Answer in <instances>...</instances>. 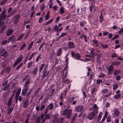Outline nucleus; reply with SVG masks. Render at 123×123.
Listing matches in <instances>:
<instances>
[{
	"instance_id": "f257e3e1",
	"label": "nucleus",
	"mask_w": 123,
	"mask_h": 123,
	"mask_svg": "<svg viewBox=\"0 0 123 123\" xmlns=\"http://www.w3.org/2000/svg\"><path fill=\"white\" fill-rule=\"evenodd\" d=\"M69 107L64 110L62 112V115L66 116L67 118L69 119L71 116L72 114V111L70 109H68Z\"/></svg>"
},
{
	"instance_id": "f03ea898",
	"label": "nucleus",
	"mask_w": 123,
	"mask_h": 123,
	"mask_svg": "<svg viewBox=\"0 0 123 123\" xmlns=\"http://www.w3.org/2000/svg\"><path fill=\"white\" fill-rule=\"evenodd\" d=\"M67 67L66 66L63 70L62 74V81L63 82H66L68 81V82H70L69 81V79H67L66 78L67 74L68 73V70L67 69Z\"/></svg>"
},
{
	"instance_id": "7ed1b4c3",
	"label": "nucleus",
	"mask_w": 123,
	"mask_h": 123,
	"mask_svg": "<svg viewBox=\"0 0 123 123\" xmlns=\"http://www.w3.org/2000/svg\"><path fill=\"white\" fill-rule=\"evenodd\" d=\"M48 68L46 66L44 68V70L42 72L43 74L41 76V80L43 79L45 77H47L48 75L49 72L48 71Z\"/></svg>"
},
{
	"instance_id": "20e7f679",
	"label": "nucleus",
	"mask_w": 123,
	"mask_h": 123,
	"mask_svg": "<svg viewBox=\"0 0 123 123\" xmlns=\"http://www.w3.org/2000/svg\"><path fill=\"white\" fill-rule=\"evenodd\" d=\"M29 77V75H27L23 80V81L25 82L24 85L25 87H27V85L30 84V78H28Z\"/></svg>"
},
{
	"instance_id": "39448f33",
	"label": "nucleus",
	"mask_w": 123,
	"mask_h": 123,
	"mask_svg": "<svg viewBox=\"0 0 123 123\" xmlns=\"http://www.w3.org/2000/svg\"><path fill=\"white\" fill-rule=\"evenodd\" d=\"M23 58V56L22 55H21L18 56L17 58L16 61L14 62L13 65V67L15 66L17 64L19 63L22 60Z\"/></svg>"
},
{
	"instance_id": "423d86ee",
	"label": "nucleus",
	"mask_w": 123,
	"mask_h": 123,
	"mask_svg": "<svg viewBox=\"0 0 123 123\" xmlns=\"http://www.w3.org/2000/svg\"><path fill=\"white\" fill-rule=\"evenodd\" d=\"M6 10L3 11L0 15V20H4L5 19L6 16Z\"/></svg>"
},
{
	"instance_id": "0eeeda50",
	"label": "nucleus",
	"mask_w": 123,
	"mask_h": 123,
	"mask_svg": "<svg viewBox=\"0 0 123 123\" xmlns=\"http://www.w3.org/2000/svg\"><path fill=\"white\" fill-rule=\"evenodd\" d=\"M71 55L73 58L76 60H80L81 57V55L78 53L75 54L74 52H72L71 53Z\"/></svg>"
},
{
	"instance_id": "6e6552de",
	"label": "nucleus",
	"mask_w": 123,
	"mask_h": 123,
	"mask_svg": "<svg viewBox=\"0 0 123 123\" xmlns=\"http://www.w3.org/2000/svg\"><path fill=\"white\" fill-rule=\"evenodd\" d=\"M107 70L108 71V74H111L114 70V67L112 65H110L109 67H107Z\"/></svg>"
},
{
	"instance_id": "1a4fd4ad",
	"label": "nucleus",
	"mask_w": 123,
	"mask_h": 123,
	"mask_svg": "<svg viewBox=\"0 0 123 123\" xmlns=\"http://www.w3.org/2000/svg\"><path fill=\"white\" fill-rule=\"evenodd\" d=\"M75 110L77 111H83L84 110V109L83 106L79 105L76 107Z\"/></svg>"
},
{
	"instance_id": "9d476101",
	"label": "nucleus",
	"mask_w": 123,
	"mask_h": 123,
	"mask_svg": "<svg viewBox=\"0 0 123 123\" xmlns=\"http://www.w3.org/2000/svg\"><path fill=\"white\" fill-rule=\"evenodd\" d=\"M67 45L69 49L75 48L74 44L73 42H68Z\"/></svg>"
},
{
	"instance_id": "9b49d317",
	"label": "nucleus",
	"mask_w": 123,
	"mask_h": 123,
	"mask_svg": "<svg viewBox=\"0 0 123 123\" xmlns=\"http://www.w3.org/2000/svg\"><path fill=\"white\" fill-rule=\"evenodd\" d=\"M64 118H63L60 117L59 119L57 118H55L54 120V121L57 122V123H63V121Z\"/></svg>"
},
{
	"instance_id": "f8f14e48",
	"label": "nucleus",
	"mask_w": 123,
	"mask_h": 123,
	"mask_svg": "<svg viewBox=\"0 0 123 123\" xmlns=\"http://www.w3.org/2000/svg\"><path fill=\"white\" fill-rule=\"evenodd\" d=\"M113 73L114 76H115L121 74V71L119 70L114 69Z\"/></svg>"
},
{
	"instance_id": "ddd939ff",
	"label": "nucleus",
	"mask_w": 123,
	"mask_h": 123,
	"mask_svg": "<svg viewBox=\"0 0 123 123\" xmlns=\"http://www.w3.org/2000/svg\"><path fill=\"white\" fill-rule=\"evenodd\" d=\"M96 114H95V113L92 112V113H90L87 117V118L90 120H91L93 118L94 116Z\"/></svg>"
},
{
	"instance_id": "4468645a",
	"label": "nucleus",
	"mask_w": 123,
	"mask_h": 123,
	"mask_svg": "<svg viewBox=\"0 0 123 123\" xmlns=\"http://www.w3.org/2000/svg\"><path fill=\"white\" fill-rule=\"evenodd\" d=\"M93 108L94 109V110L93 112L95 113V114H97V113L98 110V107L96 104H95L93 105Z\"/></svg>"
},
{
	"instance_id": "2eb2a0df",
	"label": "nucleus",
	"mask_w": 123,
	"mask_h": 123,
	"mask_svg": "<svg viewBox=\"0 0 123 123\" xmlns=\"http://www.w3.org/2000/svg\"><path fill=\"white\" fill-rule=\"evenodd\" d=\"M119 112L118 110L116 109L114 110V112L113 114V117H117L119 116Z\"/></svg>"
},
{
	"instance_id": "dca6fc26",
	"label": "nucleus",
	"mask_w": 123,
	"mask_h": 123,
	"mask_svg": "<svg viewBox=\"0 0 123 123\" xmlns=\"http://www.w3.org/2000/svg\"><path fill=\"white\" fill-rule=\"evenodd\" d=\"M13 32L12 29H8L6 32V34L7 36H9L11 35Z\"/></svg>"
},
{
	"instance_id": "f3484780",
	"label": "nucleus",
	"mask_w": 123,
	"mask_h": 123,
	"mask_svg": "<svg viewBox=\"0 0 123 123\" xmlns=\"http://www.w3.org/2000/svg\"><path fill=\"white\" fill-rule=\"evenodd\" d=\"M95 50V49L93 48H92L91 51L90 52V54H91V57H94L95 56L94 55L95 54V52L94 51V50Z\"/></svg>"
},
{
	"instance_id": "a211bd4d",
	"label": "nucleus",
	"mask_w": 123,
	"mask_h": 123,
	"mask_svg": "<svg viewBox=\"0 0 123 123\" xmlns=\"http://www.w3.org/2000/svg\"><path fill=\"white\" fill-rule=\"evenodd\" d=\"M98 89L97 88H94L91 89V92L92 95L93 96L94 93L98 91Z\"/></svg>"
},
{
	"instance_id": "6ab92c4d",
	"label": "nucleus",
	"mask_w": 123,
	"mask_h": 123,
	"mask_svg": "<svg viewBox=\"0 0 123 123\" xmlns=\"http://www.w3.org/2000/svg\"><path fill=\"white\" fill-rule=\"evenodd\" d=\"M29 104V101L27 99H25L23 104V107L24 108H26L28 106Z\"/></svg>"
},
{
	"instance_id": "aec40b11",
	"label": "nucleus",
	"mask_w": 123,
	"mask_h": 123,
	"mask_svg": "<svg viewBox=\"0 0 123 123\" xmlns=\"http://www.w3.org/2000/svg\"><path fill=\"white\" fill-rule=\"evenodd\" d=\"M25 88L23 90L22 93V95H25L28 91V88L27 87H25Z\"/></svg>"
},
{
	"instance_id": "412c9836",
	"label": "nucleus",
	"mask_w": 123,
	"mask_h": 123,
	"mask_svg": "<svg viewBox=\"0 0 123 123\" xmlns=\"http://www.w3.org/2000/svg\"><path fill=\"white\" fill-rule=\"evenodd\" d=\"M120 62H112L111 64V65L112 66L114 65L115 66L116 65L117 66H118V65H120Z\"/></svg>"
},
{
	"instance_id": "4be33fe9",
	"label": "nucleus",
	"mask_w": 123,
	"mask_h": 123,
	"mask_svg": "<svg viewBox=\"0 0 123 123\" xmlns=\"http://www.w3.org/2000/svg\"><path fill=\"white\" fill-rule=\"evenodd\" d=\"M38 68L36 67L33 70L32 72V73L34 75H36L37 73Z\"/></svg>"
},
{
	"instance_id": "5701e85b",
	"label": "nucleus",
	"mask_w": 123,
	"mask_h": 123,
	"mask_svg": "<svg viewBox=\"0 0 123 123\" xmlns=\"http://www.w3.org/2000/svg\"><path fill=\"white\" fill-rule=\"evenodd\" d=\"M21 89L20 88H18V90L16 92V97H18L19 95H20L21 91Z\"/></svg>"
},
{
	"instance_id": "b1692460",
	"label": "nucleus",
	"mask_w": 123,
	"mask_h": 123,
	"mask_svg": "<svg viewBox=\"0 0 123 123\" xmlns=\"http://www.w3.org/2000/svg\"><path fill=\"white\" fill-rule=\"evenodd\" d=\"M103 114V113L101 112H100L99 114V116L98 117V121L99 122V121L100 120L101 117L102 116Z\"/></svg>"
},
{
	"instance_id": "393cba45",
	"label": "nucleus",
	"mask_w": 123,
	"mask_h": 123,
	"mask_svg": "<svg viewBox=\"0 0 123 123\" xmlns=\"http://www.w3.org/2000/svg\"><path fill=\"white\" fill-rule=\"evenodd\" d=\"M10 87V85L8 84L6 86L3 87L2 89V90L3 91H6Z\"/></svg>"
},
{
	"instance_id": "a878e982",
	"label": "nucleus",
	"mask_w": 123,
	"mask_h": 123,
	"mask_svg": "<svg viewBox=\"0 0 123 123\" xmlns=\"http://www.w3.org/2000/svg\"><path fill=\"white\" fill-rule=\"evenodd\" d=\"M65 9L63 7H61L60 8V12L61 14H62L64 12Z\"/></svg>"
},
{
	"instance_id": "bb28decb",
	"label": "nucleus",
	"mask_w": 123,
	"mask_h": 123,
	"mask_svg": "<svg viewBox=\"0 0 123 123\" xmlns=\"http://www.w3.org/2000/svg\"><path fill=\"white\" fill-rule=\"evenodd\" d=\"M33 41H32L30 43V44L28 49V50H30V49H31V47H32V45L33 44Z\"/></svg>"
},
{
	"instance_id": "cd10ccee",
	"label": "nucleus",
	"mask_w": 123,
	"mask_h": 123,
	"mask_svg": "<svg viewBox=\"0 0 123 123\" xmlns=\"http://www.w3.org/2000/svg\"><path fill=\"white\" fill-rule=\"evenodd\" d=\"M118 86V84L116 83L113 85V90H116Z\"/></svg>"
},
{
	"instance_id": "c85d7f7f",
	"label": "nucleus",
	"mask_w": 123,
	"mask_h": 123,
	"mask_svg": "<svg viewBox=\"0 0 123 123\" xmlns=\"http://www.w3.org/2000/svg\"><path fill=\"white\" fill-rule=\"evenodd\" d=\"M108 91V90L107 88H105L102 89L101 90V92L104 94H105Z\"/></svg>"
},
{
	"instance_id": "c756f323",
	"label": "nucleus",
	"mask_w": 123,
	"mask_h": 123,
	"mask_svg": "<svg viewBox=\"0 0 123 123\" xmlns=\"http://www.w3.org/2000/svg\"><path fill=\"white\" fill-rule=\"evenodd\" d=\"M62 49L61 48L59 49V50L58 52L57 53V55L58 56H60L62 53Z\"/></svg>"
},
{
	"instance_id": "7c9ffc66",
	"label": "nucleus",
	"mask_w": 123,
	"mask_h": 123,
	"mask_svg": "<svg viewBox=\"0 0 123 123\" xmlns=\"http://www.w3.org/2000/svg\"><path fill=\"white\" fill-rule=\"evenodd\" d=\"M53 103H50L48 106L47 107H48L49 109V110H51L53 108Z\"/></svg>"
},
{
	"instance_id": "2f4dec72",
	"label": "nucleus",
	"mask_w": 123,
	"mask_h": 123,
	"mask_svg": "<svg viewBox=\"0 0 123 123\" xmlns=\"http://www.w3.org/2000/svg\"><path fill=\"white\" fill-rule=\"evenodd\" d=\"M64 97L63 95V94H61L60 95V98L61 100V101L63 102V101Z\"/></svg>"
},
{
	"instance_id": "473e14b6",
	"label": "nucleus",
	"mask_w": 123,
	"mask_h": 123,
	"mask_svg": "<svg viewBox=\"0 0 123 123\" xmlns=\"http://www.w3.org/2000/svg\"><path fill=\"white\" fill-rule=\"evenodd\" d=\"M24 35V33H22L21 35H20L18 38L17 40V41H18L22 39Z\"/></svg>"
},
{
	"instance_id": "72a5a7b5",
	"label": "nucleus",
	"mask_w": 123,
	"mask_h": 123,
	"mask_svg": "<svg viewBox=\"0 0 123 123\" xmlns=\"http://www.w3.org/2000/svg\"><path fill=\"white\" fill-rule=\"evenodd\" d=\"M12 101V98H11L9 99L8 103V105L9 107L11 105Z\"/></svg>"
},
{
	"instance_id": "f704fd0d",
	"label": "nucleus",
	"mask_w": 123,
	"mask_h": 123,
	"mask_svg": "<svg viewBox=\"0 0 123 123\" xmlns=\"http://www.w3.org/2000/svg\"><path fill=\"white\" fill-rule=\"evenodd\" d=\"M44 65L45 64L44 63H43L42 65L40 68L39 72V73H40L43 69V68L44 67Z\"/></svg>"
},
{
	"instance_id": "c9c22d12",
	"label": "nucleus",
	"mask_w": 123,
	"mask_h": 123,
	"mask_svg": "<svg viewBox=\"0 0 123 123\" xmlns=\"http://www.w3.org/2000/svg\"><path fill=\"white\" fill-rule=\"evenodd\" d=\"M33 63V62H30L29 63H28L27 64V68H30Z\"/></svg>"
},
{
	"instance_id": "e433bc0d",
	"label": "nucleus",
	"mask_w": 123,
	"mask_h": 123,
	"mask_svg": "<svg viewBox=\"0 0 123 123\" xmlns=\"http://www.w3.org/2000/svg\"><path fill=\"white\" fill-rule=\"evenodd\" d=\"M101 45L104 49H105L109 47V46L107 44L104 45L102 44H101Z\"/></svg>"
},
{
	"instance_id": "4c0bfd02",
	"label": "nucleus",
	"mask_w": 123,
	"mask_h": 123,
	"mask_svg": "<svg viewBox=\"0 0 123 123\" xmlns=\"http://www.w3.org/2000/svg\"><path fill=\"white\" fill-rule=\"evenodd\" d=\"M44 5V4L43 3H42L41 5L40 6V10L41 11L43 10L45 8V6Z\"/></svg>"
},
{
	"instance_id": "58836bf2",
	"label": "nucleus",
	"mask_w": 123,
	"mask_h": 123,
	"mask_svg": "<svg viewBox=\"0 0 123 123\" xmlns=\"http://www.w3.org/2000/svg\"><path fill=\"white\" fill-rule=\"evenodd\" d=\"M16 11H12L11 13H10L9 14H8L7 17H10Z\"/></svg>"
},
{
	"instance_id": "ea45409f",
	"label": "nucleus",
	"mask_w": 123,
	"mask_h": 123,
	"mask_svg": "<svg viewBox=\"0 0 123 123\" xmlns=\"http://www.w3.org/2000/svg\"><path fill=\"white\" fill-rule=\"evenodd\" d=\"M121 96V95L120 94H117L115 95L114 96V98L115 99H118Z\"/></svg>"
},
{
	"instance_id": "a19ab883",
	"label": "nucleus",
	"mask_w": 123,
	"mask_h": 123,
	"mask_svg": "<svg viewBox=\"0 0 123 123\" xmlns=\"http://www.w3.org/2000/svg\"><path fill=\"white\" fill-rule=\"evenodd\" d=\"M53 21V19H51L49 21L46 22L44 24V25H47L50 24L51 22H52Z\"/></svg>"
},
{
	"instance_id": "79ce46f5",
	"label": "nucleus",
	"mask_w": 123,
	"mask_h": 123,
	"mask_svg": "<svg viewBox=\"0 0 123 123\" xmlns=\"http://www.w3.org/2000/svg\"><path fill=\"white\" fill-rule=\"evenodd\" d=\"M7 0H2L0 2V4L1 5H3L5 4Z\"/></svg>"
},
{
	"instance_id": "37998d69",
	"label": "nucleus",
	"mask_w": 123,
	"mask_h": 123,
	"mask_svg": "<svg viewBox=\"0 0 123 123\" xmlns=\"http://www.w3.org/2000/svg\"><path fill=\"white\" fill-rule=\"evenodd\" d=\"M40 117H38L36 120V123H39L40 121Z\"/></svg>"
},
{
	"instance_id": "c03bdc74",
	"label": "nucleus",
	"mask_w": 123,
	"mask_h": 123,
	"mask_svg": "<svg viewBox=\"0 0 123 123\" xmlns=\"http://www.w3.org/2000/svg\"><path fill=\"white\" fill-rule=\"evenodd\" d=\"M58 27L57 25H55V26L54 28V30H55L56 31H58L59 28Z\"/></svg>"
},
{
	"instance_id": "a18cd8bd",
	"label": "nucleus",
	"mask_w": 123,
	"mask_h": 123,
	"mask_svg": "<svg viewBox=\"0 0 123 123\" xmlns=\"http://www.w3.org/2000/svg\"><path fill=\"white\" fill-rule=\"evenodd\" d=\"M105 74H104L101 73L98 76V77L99 78H102L105 77Z\"/></svg>"
},
{
	"instance_id": "49530a36",
	"label": "nucleus",
	"mask_w": 123,
	"mask_h": 123,
	"mask_svg": "<svg viewBox=\"0 0 123 123\" xmlns=\"http://www.w3.org/2000/svg\"><path fill=\"white\" fill-rule=\"evenodd\" d=\"M99 18L100 19L99 21L101 23V22L103 21V17L102 14L100 15Z\"/></svg>"
},
{
	"instance_id": "de8ad7c7",
	"label": "nucleus",
	"mask_w": 123,
	"mask_h": 123,
	"mask_svg": "<svg viewBox=\"0 0 123 123\" xmlns=\"http://www.w3.org/2000/svg\"><path fill=\"white\" fill-rule=\"evenodd\" d=\"M13 108H12L9 109L8 110V111L7 112V114H10L11 113L12 111L13 110Z\"/></svg>"
},
{
	"instance_id": "09e8293b",
	"label": "nucleus",
	"mask_w": 123,
	"mask_h": 123,
	"mask_svg": "<svg viewBox=\"0 0 123 123\" xmlns=\"http://www.w3.org/2000/svg\"><path fill=\"white\" fill-rule=\"evenodd\" d=\"M19 18L20 15H19L16 16L15 18V21H16L17 22L16 23H15V24H17V21H18V19Z\"/></svg>"
},
{
	"instance_id": "8fccbe9b",
	"label": "nucleus",
	"mask_w": 123,
	"mask_h": 123,
	"mask_svg": "<svg viewBox=\"0 0 123 123\" xmlns=\"http://www.w3.org/2000/svg\"><path fill=\"white\" fill-rule=\"evenodd\" d=\"M67 89H66V90H64L63 92L61 94H63V96L64 97H66L67 95Z\"/></svg>"
},
{
	"instance_id": "3c124183",
	"label": "nucleus",
	"mask_w": 123,
	"mask_h": 123,
	"mask_svg": "<svg viewBox=\"0 0 123 123\" xmlns=\"http://www.w3.org/2000/svg\"><path fill=\"white\" fill-rule=\"evenodd\" d=\"M26 46V44L25 43H24L23 44L22 46H21L20 49V50H21L23 49L24 48H25Z\"/></svg>"
},
{
	"instance_id": "603ef678",
	"label": "nucleus",
	"mask_w": 123,
	"mask_h": 123,
	"mask_svg": "<svg viewBox=\"0 0 123 123\" xmlns=\"http://www.w3.org/2000/svg\"><path fill=\"white\" fill-rule=\"evenodd\" d=\"M111 117L110 116H109L107 119V122H109L111 121Z\"/></svg>"
},
{
	"instance_id": "864d4df0",
	"label": "nucleus",
	"mask_w": 123,
	"mask_h": 123,
	"mask_svg": "<svg viewBox=\"0 0 123 123\" xmlns=\"http://www.w3.org/2000/svg\"><path fill=\"white\" fill-rule=\"evenodd\" d=\"M102 53H101L99 54H98L97 57V61H98V60L101 57Z\"/></svg>"
},
{
	"instance_id": "5fc2aeb1",
	"label": "nucleus",
	"mask_w": 123,
	"mask_h": 123,
	"mask_svg": "<svg viewBox=\"0 0 123 123\" xmlns=\"http://www.w3.org/2000/svg\"><path fill=\"white\" fill-rule=\"evenodd\" d=\"M118 37V35H115L114 36L112 39V40H114L117 39Z\"/></svg>"
},
{
	"instance_id": "6e6d98bb",
	"label": "nucleus",
	"mask_w": 123,
	"mask_h": 123,
	"mask_svg": "<svg viewBox=\"0 0 123 123\" xmlns=\"http://www.w3.org/2000/svg\"><path fill=\"white\" fill-rule=\"evenodd\" d=\"M121 78V77L119 75L117 76L116 78V80L118 81L120 80Z\"/></svg>"
},
{
	"instance_id": "4d7b16f0",
	"label": "nucleus",
	"mask_w": 123,
	"mask_h": 123,
	"mask_svg": "<svg viewBox=\"0 0 123 123\" xmlns=\"http://www.w3.org/2000/svg\"><path fill=\"white\" fill-rule=\"evenodd\" d=\"M111 57L112 58H113L114 57H116L117 56V55L115 53H113L111 55Z\"/></svg>"
},
{
	"instance_id": "13d9d810",
	"label": "nucleus",
	"mask_w": 123,
	"mask_h": 123,
	"mask_svg": "<svg viewBox=\"0 0 123 123\" xmlns=\"http://www.w3.org/2000/svg\"><path fill=\"white\" fill-rule=\"evenodd\" d=\"M2 54V55H0L1 56H4L7 54L8 53V52L7 51H5Z\"/></svg>"
},
{
	"instance_id": "bf43d9fd",
	"label": "nucleus",
	"mask_w": 123,
	"mask_h": 123,
	"mask_svg": "<svg viewBox=\"0 0 123 123\" xmlns=\"http://www.w3.org/2000/svg\"><path fill=\"white\" fill-rule=\"evenodd\" d=\"M123 33V27L122 28L118 31V33L120 34Z\"/></svg>"
},
{
	"instance_id": "052dcab7",
	"label": "nucleus",
	"mask_w": 123,
	"mask_h": 123,
	"mask_svg": "<svg viewBox=\"0 0 123 123\" xmlns=\"http://www.w3.org/2000/svg\"><path fill=\"white\" fill-rule=\"evenodd\" d=\"M5 51V50L4 49H3L2 48H0V55L4 52Z\"/></svg>"
},
{
	"instance_id": "680f3d73",
	"label": "nucleus",
	"mask_w": 123,
	"mask_h": 123,
	"mask_svg": "<svg viewBox=\"0 0 123 123\" xmlns=\"http://www.w3.org/2000/svg\"><path fill=\"white\" fill-rule=\"evenodd\" d=\"M93 7V4H92L91 6H90L89 7L90 8V11L91 12H92V11Z\"/></svg>"
},
{
	"instance_id": "e2e57ef3",
	"label": "nucleus",
	"mask_w": 123,
	"mask_h": 123,
	"mask_svg": "<svg viewBox=\"0 0 123 123\" xmlns=\"http://www.w3.org/2000/svg\"><path fill=\"white\" fill-rule=\"evenodd\" d=\"M45 43V42L44 41L43 42L42 45H41V46L38 49V50H40L41 48L42 47V46H43Z\"/></svg>"
},
{
	"instance_id": "0e129e2a",
	"label": "nucleus",
	"mask_w": 123,
	"mask_h": 123,
	"mask_svg": "<svg viewBox=\"0 0 123 123\" xmlns=\"http://www.w3.org/2000/svg\"><path fill=\"white\" fill-rule=\"evenodd\" d=\"M49 14L48 12L47 14L45 16V19L47 20L48 19L49 17Z\"/></svg>"
},
{
	"instance_id": "69168bd1",
	"label": "nucleus",
	"mask_w": 123,
	"mask_h": 123,
	"mask_svg": "<svg viewBox=\"0 0 123 123\" xmlns=\"http://www.w3.org/2000/svg\"><path fill=\"white\" fill-rule=\"evenodd\" d=\"M23 65V63H21L16 68L17 70H18Z\"/></svg>"
},
{
	"instance_id": "338daca9",
	"label": "nucleus",
	"mask_w": 123,
	"mask_h": 123,
	"mask_svg": "<svg viewBox=\"0 0 123 123\" xmlns=\"http://www.w3.org/2000/svg\"><path fill=\"white\" fill-rule=\"evenodd\" d=\"M7 42V41L6 40H4L2 42L1 44L3 45L5 44Z\"/></svg>"
},
{
	"instance_id": "774afa93",
	"label": "nucleus",
	"mask_w": 123,
	"mask_h": 123,
	"mask_svg": "<svg viewBox=\"0 0 123 123\" xmlns=\"http://www.w3.org/2000/svg\"><path fill=\"white\" fill-rule=\"evenodd\" d=\"M50 116V114H47L45 116V117L47 119L49 118Z\"/></svg>"
}]
</instances>
